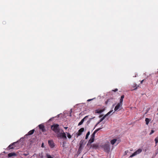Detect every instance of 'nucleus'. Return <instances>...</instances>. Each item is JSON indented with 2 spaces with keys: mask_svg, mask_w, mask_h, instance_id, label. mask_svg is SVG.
Here are the masks:
<instances>
[{
  "mask_svg": "<svg viewBox=\"0 0 158 158\" xmlns=\"http://www.w3.org/2000/svg\"><path fill=\"white\" fill-rule=\"evenodd\" d=\"M51 129L55 133L57 134L60 132V129L59 125L57 124H54L51 126Z\"/></svg>",
  "mask_w": 158,
  "mask_h": 158,
  "instance_id": "f257e3e1",
  "label": "nucleus"
},
{
  "mask_svg": "<svg viewBox=\"0 0 158 158\" xmlns=\"http://www.w3.org/2000/svg\"><path fill=\"white\" fill-rule=\"evenodd\" d=\"M18 143V141L14 142L13 143L10 144L7 148L8 150L10 149H13L15 147L17 146V144Z\"/></svg>",
  "mask_w": 158,
  "mask_h": 158,
  "instance_id": "f03ea898",
  "label": "nucleus"
},
{
  "mask_svg": "<svg viewBox=\"0 0 158 158\" xmlns=\"http://www.w3.org/2000/svg\"><path fill=\"white\" fill-rule=\"evenodd\" d=\"M122 105L118 103L117 105L115 106L114 110V111H117L119 109V110H121L122 109Z\"/></svg>",
  "mask_w": 158,
  "mask_h": 158,
  "instance_id": "7ed1b4c3",
  "label": "nucleus"
},
{
  "mask_svg": "<svg viewBox=\"0 0 158 158\" xmlns=\"http://www.w3.org/2000/svg\"><path fill=\"white\" fill-rule=\"evenodd\" d=\"M142 151V150L141 149H139L138 150H137L134 153H133L130 156V157H132L136 155H137L138 154H139L140 153V152H141Z\"/></svg>",
  "mask_w": 158,
  "mask_h": 158,
  "instance_id": "20e7f679",
  "label": "nucleus"
},
{
  "mask_svg": "<svg viewBox=\"0 0 158 158\" xmlns=\"http://www.w3.org/2000/svg\"><path fill=\"white\" fill-rule=\"evenodd\" d=\"M103 148L105 151L108 152L110 151V147L108 144H105L104 145Z\"/></svg>",
  "mask_w": 158,
  "mask_h": 158,
  "instance_id": "39448f33",
  "label": "nucleus"
},
{
  "mask_svg": "<svg viewBox=\"0 0 158 158\" xmlns=\"http://www.w3.org/2000/svg\"><path fill=\"white\" fill-rule=\"evenodd\" d=\"M113 110H110L109 112L107 114H106L99 121V122L101 123L102 122L106 117V116L108 115H109L112 112Z\"/></svg>",
  "mask_w": 158,
  "mask_h": 158,
  "instance_id": "423d86ee",
  "label": "nucleus"
},
{
  "mask_svg": "<svg viewBox=\"0 0 158 158\" xmlns=\"http://www.w3.org/2000/svg\"><path fill=\"white\" fill-rule=\"evenodd\" d=\"M84 128H81L79 130L78 132L77 133V137L81 135L82 133L84 131Z\"/></svg>",
  "mask_w": 158,
  "mask_h": 158,
  "instance_id": "0eeeda50",
  "label": "nucleus"
},
{
  "mask_svg": "<svg viewBox=\"0 0 158 158\" xmlns=\"http://www.w3.org/2000/svg\"><path fill=\"white\" fill-rule=\"evenodd\" d=\"M48 144L51 148H52L55 146L54 143L52 140H49L48 141Z\"/></svg>",
  "mask_w": 158,
  "mask_h": 158,
  "instance_id": "6e6552de",
  "label": "nucleus"
},
{
  "mask_svg": "<svg viewBox=\"0 0 158 158\" xmlns=\"http://www.w3.org/2000/svg\"><path fill=\"white\" fill-rule=\"evenodd\" d=\"M39 127L40 129L41 130L42 132H44L46 131L44 126L42 124H40L39 125Z\"/></svg>",
  "mask_w": 158,
  "mask_h": 158,
  "instance_id": "1a4fd4ad",
  "label": "nucleus"
},
{
  "mask_svg": "<svg viewBox=\"0 0 158 158\" xmlns=\"http://www.w3.org/2000/svg\"><path fill=\"white\" fill-rule=\"evenodd\" d=\"M63 132H64L63 130L62 129H61L60 132L56 134L57 137L60 138V136H61V135H62V134Z\"/></svg>",
  "mask_w": 158,
  "mask_h": 158,
  "instance_id": "9d476101",
  "label": "nucleus"
},
{
  "mask_svg": "<svg viewBox=\"0 0 158 158\" xmlns=\"http://www.w3.org/2000/svg\"><path fill=\"white\" fill-rule=\"evenodd\" d=\"M139 86L138 85H137L136 84H133L132 85L131 88H133V89H132L131 90H136L138 87Z\"/></svg>",
  "mask_w": 158,
  "mask_h": 158,
  "instance_id": "9b49d317",
  "label": "nucleus"
},
{
  "mask_svg": "<svg viewBox=\"0 0 158 158\" xmlns=\"http://www.w3.org/2000/svg\"><path fill=\"white\" fill-rule=\"evenodd\" d=\"M104 110V109L103 110H95V113H96L100 114L103 112Z\"/></svg>",
  "mask_w": 158,
  "mask_h": 158,
  "instance_id": "f8f14e48",
  "label": "nucleus"
},
{
  "mask_svg": "<svg viewBox=\"0 0 158 158\" xmlns=\"http://www.w3.org/2000/svg\"><path fill=\"white\" fill-rule=\"evenodd\" d=\"M124 97V95H123L121 96V97L120 99V101L118 103L119 104H120L123 105V99Z\"/></svg>",
  "mask_w": 158,
  "mask_h": 158,
  "instance_id": "ddd939ff",
  "label": "nucleus"
},
{
  "mask_svg": "<svg viewBox=\"0 0 158 158\" xmlns=\"http://www.w3.org/2000/svg\"><path fill=\"white\" fill-rule=\"evenodd\" d=\"M62 134V135H61V136H60V138L66 139L67 137L65 133L64 132H63Z\"/></svg>",
  "mask_w": 158,
  "mask_h": 158,
  "instance_id": "4468645a",
  "label": "nucleus"
},
{
  "mask_svg": "<svg viewBox=\"0 0 158 158\" xmlns=\"http://www.w3.org/2000/svg\"><path fill=\"white\" fill-rule=\"evenodd\" d=\"M94 138L90 137V139H89V141L88 142L87 145H88L89 144H90L92 143H93L94 141Z\"/></svg>",
  "mask_w": 158,
  "mask_h": 158,
  "instance_id": "2eb2a0df",
  "label": "nucleus"
},
{
  "mask_svg": "<svg viewBox=\"0 0 158 158\" xmlns=\"http://www.w3.org/2000/svg\"><path fill=\"white\" fill-rule=\"evenodd\" d=\"M16 154L14 152L9 153L8 154L9 157H11L13 156H16Z\"/></svg>",
  "mask_w": 158,
  "mask_h": 158,
  "instance_id": "dca6fc26",
  "label": "nucleus"
},
{
  "mask_svg": "<svg viewBox=\"0 0 158 158\" xmlns=\"http://www.w3.org/2000/svg\"><path fill=\"white\" fill-rule=\"evenodd\" d=\"M116 141H117V139H114L112 140H111L110 141L112 145H114L115 143L116 142Z\"/></svg>",
  "mask_w": 158,
  "mask_h": 158,
  "instance_id": "f3484780",
  "label": "nucleus"
},
{
  "mask_svg": "<svg viewBox=\"0 0 158 158\" xmlns=\"http://www.w3.org/2000/svg\"><path fill=\"white\" fill-rule=\"evenodd\" d=\"M35 131V130L34 129H33L30 131L28 133V135H31L33 134L34 132Z\"/></svg>",
  "mask_w": 158,
  "mask_h": 158,
  "instance_id": "a211bd4d",
  "label": "nucleus"
},
{
  "mask_svg": "<svg viewBox=\"0 0 158 158\" xmlns=\"http://www.w3.org/2000/svg\"><path fill=\"white\" fill-rule=\"evenodd\" d=\"M145 122H146V124L147 125H148L149 123V122L150 121V119L148 118H145Z\"/></svg>",
  "mask_w": 158,
  "mask_h": 158,
  "instance_id": "6ab92c4d",
  "label": "nucleus"
},
{
  "mask_svg": "<svg viewBox=\"0 0 158 158\" xmlns=\"http://www.w3.org/2000/svg\"><path fill=\"white\" fill-rule=\"evenodd\" d=\"M88 117V116H86L83 118L81 121L83 123L85 121V120H86V119Z\"/></svg>",
  "mask_w": 158,
  "mask_h": 158,
  "instance_id": "aec40b11",
  "label": "nucleus"
},
{
  "mask_svg": "<svg viewBox=\"0 0 158 158\" xmlns=\"http://www.w3.org/2000/svg\"><path fill=\"white\" fill-rule=\"evenodd\" d=\"M88 117V116H86L83 118L81 121L83 123L85 121V120H86V119Z\"/></svg>",
  "mask_w": 158,
  "mask_h": 158,
  "instance_id": "412c9836",
  "label": "nucleus"
},
{
  "mask_svg": "<svg viewBox=\"0 0 158 158\" xmlns=\"http://www.w3.org/2000/svg\"><path fill=\"white\" fill-rule=\"evenodd\" d=\"M46 156L47 158H53L51 155L48 153L46 154Z\"/></svg>",
  "mask_w": 158,
  "mask_h": 158,
  "instance_id": "4be33fe9",
  "label": "nucleus"
},
{
  "mask_svg": "<svg viewBox=\"0 0 158 158\" xmlns=\"http://www.w3.org/2000/svg\"><path fill=\"white\" fill-rule=\"evenodd\" d=\"M90 132H89V131H88V132L87 133V134H86V136H85V139H88V137L89 136V135H90Z\"/></svg>",
  "mask_w": 158,
  "mask_h": 158,
  "instance_id": "5701e85b",
  "label": "nucleus"
},
{
  "mask_svg": "<svg viewBox=\"0 0 158 158\" xmlns=\"http://www.w3.org/2000/svg\"><path fill=\"white\" fill-rule=\"evenodd\" d=\"M96 133L95 132H94L91 135V137L94 138H95V135Z\"/></svg>",
  "mask_w": 158,
  "mask_h": 158,
  "instance_id": "b1692460",
  "label": "nucleus"
},
{
  "mask_svg": "<svg viewBox=\"0 0 158 158\" xmlns=\"http://www.w3.org/2000/svg\"><path fill=\"white\" fill-rule=\"evenodd\" d=\"M67 137L69 139L71 138V136L69 133H67Z\"/></svg>",
  "mask_w": 158,
  "mask_h": 158,
  "instance_id": "393cba45",
  "label": "nucleus"
},
{
  "mask_svg": "<svg viewBox=\"0 0 158 158\" xmlns=\"http://www.w3.org/2000/svg\"><path fill=\"white\" fill-rule=\"evenodd\" d=\"M101 129H102V128H98L96 130H95L94 132H95L96 133L98 131H99Z\"/></svg>",
  "mask_w": 158,
  "mask_h": 158,
  "instance_id": "a878e982",
  "label": "nucleus"
},
{
  "mask_svg": "<svg viewBox=\"0 0 158 158\" xmlns=\"http://www.w3.org/2000/svg\"><path fill=\"white\" fill-rule=\"evenodd\" d=\"M83 145H80V147L79 148V150L81 151L83 148Z\"/></svg>",
  "mask_w": 158,
  "mask_h": 158,
  "instance_id": "bb28decb",
  "label": "nucleus"
},
{
  "mask_svg": "<svg viewBox=\"0 0 158 158\" xmlns=\"http://www.w3.org/2000/svg\"><path fill=\"white\" fill-rule=\"evenodd\" d=\"M84 140H81L80 143V145H83L84 143Z\"/></svg>",
  "mask_w": 158,
  "mask_h": 158,
  "instance_id": "cd10ccee",
  "label": "nucleus"
},
{
  "mask_svg": "<svg viewBox=\"0 0 158 158\" xmlns=\"http://www.w3.org/2000/svg\"><path fill=\"white\" fill-rule=\"evenodd\" d=\"M155 141L156 144L158 143V137L156 138L155 139Z\"/></svg>",
  "mask_w": 158,
  "mask_h": 158,
  "instance_id": "c85d7f7f",
  "label": "nucleus"
},
{
  "mask_svg": "<svg viewBox=\"0 0 158 158\" xmlns=\"http://www.w3.org/2000/svg\"><path fill=\"white\" fill-rule=\"evenodd\" d=\"M83 123L81 121L78 124V126H80Z\"/></svg>",
  "mask_w": 158,
  "mask_h": 158,
  "instance_id": "c756f323",
  "label": "nucleus"
},
{
  "mask_svg": "<svg viewBox=\"0 0 158 158\" xmlns=\"http://www.w3.org/2000/svg\"><path fill=\"white\" fill-rule=\"evenodd\" d=\"M100 123V122H99V121H98V122L97 123V124H96V125L95 126V127H94V128H95V127L97 126L98 124Z\"/></svg>",
  "mask_w": 158,
  "mask_h": 158,
  "instance_id": "7c9ffc66",
  "label": "nucleus"
},
{
  "mask_svg": "<svg viewBox=\"0 0 158 158\" xmlns=\"http://www.w3.org/2000/svg\"><path fill=\"white\" fill-rule=\"evenodd\" d=\"M28 154H29L28 153H27V154L24 153L23 154V155L25 156H27Z\"/></svg>",
  "mask_w": 158,
  "mask_h": 158,
  "instance_id": "2f4dec72",
  "label": "nucleus"
},
{
  "mask_svg": "<svg viewBox=\"0 0 158 158\" xmlns=\"http://www.w3.org/2000/svg\"><path fill=\"white\" fill-rule=\"evenodd\" d=\"M118 90V89H116L114 90H113V91H114V92H115L117 91Z\"/></svg>",
  "mask_w": 158,
  "mask_h": 158,
  "instance_id": "473e14b6",
  "label": "nucleus"
},
{
  "mask_svg": "<svg viewBox=\"0 0 158 158\" xmlns=\"http://www.w3.org/2000/svg\"><path fill=\"white\" fill-rule=\"evenodd\" d=\"M97 146L96 145V144H94L93 145V147H97Z\"/></svg>",
  "mask_w": 158,
  "mask_h": 158,
  "instance_id": "72a5a7b5",
  "label": "nucleus"
},
{
  "mask_svg": "<svg viewBox=\"0 0 158 158\" xmlns=\"http://www.w3.org/2000/svg\"><path fill=\"white\" fill-rule=\"evenodd\" d=\"M93 99H88L87 100V101L88 102H89V101H91Z\"/></svg>",
  "mask_w": 158,
  "mask_h": 158,
  "instance_id": "f704fd0d",
  "label": "nucleus"
},
{
  "mask_svg": "<svg viewBox=\"0 0 158 158\" xmlns=\"http://www.w3.org/2000/svg\"><path fill=\"white\" fill-rule=\"evenodd\" d=\"M154 132V131L153 130H152L151 132L150 133V134H151Z\"/></svg>",
  "mask_w": 158,
  "mask_h": 158,
  "instance_id": "c9c22d12",
  "label": "nucleus"
},
{
  "mask_svg": "<svg viewBox=\"0 0 158 158\" xmlns=\"http://www.w3.org/2000/svg\"><path fill=\"white\" fill-rule=\"evenodd\" d=\"M143 81H144V80H142V81H141L140 83H141V84H142V83H143Z\"/></svg>",
  "mask_w": 158,
  "mask_h": 158,
  "instance_id": "e433bc0d",
  "label": "nucleus"
},
{
  "mask_svg": "<svg viewBox=\"0 0 158 158\" xmlns=\"http://www.w3.org/2000/svg\"><path fill=\"white\" fill-rule=\"evenodd\" d=\"M64 128L65 129H67L68 128V127H64Z\"/></svg>",
  "mask_w": 158,
  "mask_h": 158,
  "instance_id": "4c0bfd02",
  "label": "nucleus"
},
{
  "mask_svg": "<svg viewBox=\"0 0 158 158\" xmlns=\"http://www.w3.org/2000/svg\"><path fill=\"white\" fill-rule=\"evenodd\" d=\"M43 145H44V143H42V147H43Z\"/></svg>",
  "mask_w": 158,
  "mask_h": 158,
  "instance_id": "58836bf2",
  "label": "nucleus"
},
{
  "mask_svg": "<svg viewBox=\"0 0 158 158\" xmlns=\"http://www.w3.org/2000/svg\"><path fill=\"white\" fill-rule=\"evenodd\" d=\"M102 116V115H100V116H99V117H101Z\"/></svg>",
  "mask_w": 158,
  "mask_h": 158,
  "instance_id": "ea45409f",
  "label": "nucleus"
},
{
  "mask_svg": "<svg viewBox=\"0 0 158 158\" xmlns=\"http://www.w3.org/2000/svg\"><path fill=\"white\" fill-rule=\"evenodd\" d=\"M14 147L13 146H11V147Z\"/></svg>",
  "mask_w": 158,
  "mask_h": 158,
  "instance_id": "a19ab883",
  "label": "nucleus"
},
{
  "mask_svg": "<svg viewBox=\"0 0 158 158\" xmlns=\"http://www.w3.org/2000/svg\"><path fill=\"white\" fill-rule=\"evenodd\" d=\"M81 158H83V157H81Z\"/></svg>",
  "mask_w": 158,
  "mask_h": 158,
  "instance_id": "79ce46f5",
  "label": "nucleus"
}]
</instances>
